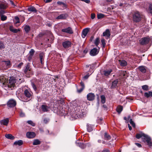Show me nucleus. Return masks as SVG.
<instances>
[{
  "instance_id": "f8f14e48",
  "label": "nucleus",
  "mask_w": 152,
  "mask_h": 152,
  "mask_svg": "<svg viewBox=\"0 0 152 152\" xmlns=\"http://www.w3.org/2000/svg\"><path fill=\"white\" fill-rule=\"evenodd\" d=\"M26 136L29 138H34L36 136L35 133L33 132H28L26 133Z\"/></svg>"
},
{
  "instance_id": "f257e3e1",
  "label": "nucleus",
  "mask_w": 152,
  "mask_h": 152,
  "mask_svg": "<svg viewBox=\"0 0 152 152\" xmlns=\"http://www.w3.org/2000/svg\"><path fill=\"white\" fill-rule=\"evenodd\" d=\"M73 108V110L69 113V115L73 119L82 118L85 115L86 110L83 107L77 104L76 106L75 105V107Z\"/></svg>"
},
{
  "instance_id": "052dcab7",
  "label": "nucleus",
  "mask_w": 152,
  "mask_h": 152,
  "mask_svg": "<svg viewBox=\"0 0 152 152\" xmlns=\"http://www.w3.org/2000/svg\"><path fill=\"white\" fill-rule=\"evenodd\" d=\"M88 72H93V69L92 67H90L89 70Z\"/></svg>"
},
{
  "instance_id": "5701e85b",
  "label": "nucleus",
  "mask_w": 152,
  "mask_h": 152,
  "mask_svg": "<svg viewBox=\"0 0 152 152\" xmlns=\"http://www.w3.org/2000/svg\"><path fill=\"white\" fill-rule=\"evenodd\" d=\"M80 85L81 87V88L80 89H78L77 90V92L79 93L81 92L85 88L84 84L82 81H81L80 83Z\"/></svg>"
},
{
  "instance_id": "e433bc0d",
  "label": "nucleus",
  "mask_w": 152,
  "mask_h": 152,
  "mask_svg": "<svg viewBox=\"0 0 152 152\" xmlns=\"http://www.w3.org/2000/svg\"><path fill=\"white\" fill-rule=\"evenodd\" d=\"M104 137L105 140H110L111 138L110 136L106 132H105L104 133Z\"/></svg>"
},
{
  "instance_id": "ea45409f",
  "label": "nucleus",
  "mask_w": 152,
  "mask_h": 152,
  "mask_svg": "<svg viewBox=\"0 0 152 152\" xmlns=\"http://www.w3.org/2000/svg\"><path fill=\"white\" fill-rule=\"evenodd\" d=\"M24 30L26 32L28 33L30 30V27L28 25H26L24 27Z\"/></svg>"
},
{
  "instance_id": "bf43d9fd",
  "label": "nucleus",
  "mask_w": 152,
  "mask_h": 152,
  "mask_svg": "<svg viewBox=\"0 0 152 152\" xmlns=\"http://www.w3.org/2000/svg\"><path fill=\"white\" fill-rule=\"evenodd\" d=\"M20 115L21 117H23L25 116V114L24 113L22 112H21L20 113Z\"/></svg>"
},
{
  "instance_id": "f03ea898",
  "label": "nucleus",
  "mask_w": 152,
  "mask_h": 152,
  "mask_svg": "<svg viewBox=\"0 0 152 152\" xmlns=\"http://www.w3.org/2000/svg\"><path fill=\"white\" fill-rule=\"evenodd\" d=\"M54 112L62 116L65 113V110L61 106H60L58 107H54Z\"/></svg>"
},
{
  "instance_id": "393cba45",
  "label": "nucleus",
  "mask_w": 152,
  "mask_h": 152,
  "mask_svg": "<svg viewBox=\"0 0 152 152\" xmlns=\"http://www.w3.org/2000/svg\"><path fill=\"white\" fill-rule=\"evenodd\" d=\"M10 29L11 31L15 33H16L18 32V31H20L19 29H18L15 28L12 26H10Z\"/></svg>"
},
{
  "instance_id": "2eb2a0df",
  "label": "nucleus",
  "mask_w": 152,
  "mask_h": 152,
  "mask_svg": "<svg viewBox=\"0 0 152 152\" xmlns=\"http://www.w3.org/2000/svg\"><path fill=\"white\" fill-rule=\"evenodd\" d=\"M98 51L97 49L96 48H94L91 50L90 54L91 56H95L98 54Z\"/></svg>"
},
{
  "instance_id": "c9c22d12",
  "label": "nucleus",
  "mask_w": 152,
  "mask_h": 152,
  "mask_svg": "<svg viewBox=\"0 0 152 152\" xmlns=\"http://www.w3.org/2000/svg\"><path fill=\"white\" fill-rule=\"evenodd\" d=\"M123 110V107L121 106H119L117 107L116 111L118 113H120Z\"/></svg>"
},
{
  "instance_id": "20e7f679",
  "label": "nucleus",
  "mask_w": 152,
  "mask_h": 152,
  "mask_svg": "<svg viewBox=\"0 0 152 152\" xmlns=\"http://www.w3.org/2000/svg\"><path fill=\"white\" fill-rule=\"evenodd\" d=\"M142 139L143 141L146 142L149 146H151L152 145V143L151 141V138L149 136L145 134L144 137H142Z\"/></svg>"
},
{
  "instance_id": "412c9836",
  "label": "nucleus",
  "mask_w": 152,
  "mask_h": 152,
  "mask_svg": "<svg viewBox=\"0 0 152 152\" xmlns=\"http://www.w3.org/2000/svg\"><path fill=\"white\" fill-rule=\"evenodd\" d=\"M9 83L12 85H13L16 82V80L15 78L11 77L9 80Z\"/></svg>"
},
{
  "instance_id": "6ab92c4d",
  "label": "nucleus",
  "mask_w": 152,
  "mask_h": 152,
  "mask_svg": "<svg viewBox=\"0 0 152 152\" xmlns=\"http://www.w3.org/2000/svg\"><path fill=\"white\" fill-rule=\"evenodd\" d=\"M103 34L104 36H105L107 38H109L110 35V31L108 29H106L105 31L103 33Z\"/></svg>"
},
{
  "instance_id": "473e14b6",
  "label": "nucleus",
  "mask_w": 152,
  "mask_h": 152,
  "mask_svg": "<svg viewBox=\"0 0 152 152\" xmlns=\"http://www.w3.org/2000/svg\"><path fill=\"white\" fill-rule=\"evenodd\" d=\"M44 54L43 53H40L39 54V58H40V62L41 64H43V61L44 60Z\"/></svg>"
},
{
  "instance_id": "b1692460",
  "label": "nucleus",
  "mask_w": 152,
  "mask_h": 152,
  "mask_svg": "<svg viewBox=\"0 0 152 152\" xmlns=\"http://www.w3.org/2000/svg\"><path fill=\"white\" fill-rule=\"evenodd\" d=\"M118 82V79H116L113 81L112 83L111 88H115L117 86Z\"/></svg>"
},
{
  "instance_id": "6e6552de",
  "label": "nucleus",
  "mask_w": 152,
  "mask_h": 152,
  "mask_svg": "<svg viewBox=\"0 0 152 152\" xmlns=\"http://www.w3.org/2000/svg\"><path fill=\"white\" fill-rule=\"evenodd\" d=\"M149 40L150 39L148 37H144L140 40V42L141 45H144L147 44Z\"/></svg>"
},
{
  "instance_id": "3c124183",
  "label": "nucleus",
  "mask_w": 152,
  "mask_h": 152,
  "mask_svg": "<svg viewBox=\"0 0 152 152\" xmlns=\"http://www.w3.org/2000/svg\"><path fill=\"white\" fill-rule=\"evenodd\" d=\"M104 15L102 14H99L97 15V18L98 19H100L104 17Z\"/></svg>"
},
{
  "instance_id": "69168bd1",
  "label": "nucleus",
  "mask_w": 152,
  "mask_h": 152,
  "mask_svg": "<svg viewBox=\"0 0 152 152\" xmlns=\"http://www.w3.org/2000/svg\"><path fill=\"white\" fill-rule=\"evenodd\" d=\"M23 63H20V64L18 65V67L19 68H20L21 66L23 65Z\"/></svg>"
},
{
  "instance_id": "774afa93",
  "label": "nucleus",
  "mask_w": 152,
  "mask_h": 152,
  "mask_svg": "<svg viewBox=\"0 0 152 152\" xmlns=\"http://www.w3.org/2000/svg\"><path fill=\"white\" fill-rule=\"evenodd\" d=\"M128 126L129 128V129L130 130H131L132 129V128L131 126H130V125L129 124H128Z\"/></svg>"
},
{
  "instance_id": "c756f323",
  "label": "nucleus",
  "mask_w": 152,
  "mask_h": 152,
  "mask_svg": "<svg viewBox=\"0 0 152 152\" xmlns=\"http://www.w3.org/2000/svg\"><path fill=\"white\" fill-rule=\"evenodd\" d=\"M119 62L120 65L122 66H124L127 65V62L124 60H119Z\"/></svg>"
},
{
  "instance_id": "49530a36",
  "label": "nucleus",
  "mask_w": 152,
  "mask_h": 152,
  "mask_svg": "<svg viewBox=\"0 0 152 152\" xmlns=\"http://www.w3.org/2000/svg\"><path fill=\"white\" fill-rule=\"evenodd\" d=\"M99 39L98 38H97L95 40L94 44L96 46H97L98 45L99 43Z\"/></svg>"
},
{
  "instance_id": "1a4fd4ad",
  "label": "nucleus",
  "mask_w": 152,
  "mask_h": 152,
  "mask_svg": "<svg viewBox=\"0 0 152 152\" xmlns=\"http://www.w3.org/2000/svg\"><path fill=\"white\" fill-rule=\"evenodd\" d=\"M24 95L28 98H30L31 97L32 93L30 90L26 89L24 91Z\"/></svg>"
},
{
  "instance_id": "2f4dec72",
  "label": "nucleus",
  "mask_w": 152,
  "mask_h": 152,
  "mask_svg": "<svg viewBox=\"0 0 152 152\" xmlns=\"http://www.w3.org/2000/svg\"><path fill=\"white\" fill-rule=\"evenodd\" d=\"M23 143V141L22 140H18L17 141H15L14 144L15 145H18L19 146H20L22 145Z\"/></svg>"
},
{
  "instance_id": "39448f33",
  "label": "nucleus",
  "mask_w": 152,
  "mask_h": 152,
  "mask_svg": "<svg viewBox=\"0 0 152 152\" xmlns=\"http://www.w3.org/2000/svg\"><path fill=\"white\" fill-rule=\"evenodd\" d=\"M7 7V5L6 3H1L0 4V16L2 15L5 13L4 10Z\"/></svg>"
},
{
  "instance_id": "338daca9",
  "label": "nucleus",
  "mask_w": 152,
  "mask_h": 152,
  "mask_svg": "<svg viewBox=\"0 0 152 152\" xmlns=\"http://www.w3.org/2000/svg\"><path fill=\"white\" fill-rule=\"evenodd\" d=\"M102 152H109V151L108 149H104L102 151Z\"/></svg>"
},
{
  "instance_id": "09e8293b",
  "label": "nucleus",
  "mask_w": 152,
  "mask_h": 152,
  "mask_svg": "<svg viewBox=\"0 0 152 152\" xmlns=\"http://www.w3.org/2000/svg\"><path fill=\"white\" fill-rule=\"evenodd\" d=\"M34 53V50L33 49H31V50L29 51V55H30L31 56H33Z\"/></svg>"
},
{
  "instance_id": "4c0bfd02",
  "label": "nucleus",
  "mask_w": 152,
  "mask_h": 152,
  "mask_svg": "<svg viewBox=\"0 0 152 152\" xmlns=\"http://www.w3.org/2000/svg\"><path fill=\"white\" fill-rule=\"evenodd\" d=\"M101 102L102 104H104L105 103L106 101L105 97L104 95H101Z\"/></svg>"
},
{
  "instance_id": "7c9ffc66",
  "label": "nucleus",
  "mask_w": 152,
  "mask_h": 152,
  "mask_svg": "<svg viewBox=\"0 0 152 152\" xmlns=\"http://www.w3.org/2000/svg\"><path fill=\"white\" fill-rule=\"evenodd\" d=\"M145 134L142 132L139 134H137L136 135V137L137 139H139L141 137H144L145 136Z\"/></svg>"
},
{
  "instance_id": "f3484780",
  "label": "nucleus",
  "mask_w": 152,
  "mask_h": 152,
  "mask_svg": "<svg viewBox=\"0 0 152 152\" xmlns=\"http://www.w3.org/2000/svg\"><path fill=\"white\" fill-rule=\"evenodd\" d=\"M89 31V29L88 28H86L84 29L82 33V36L83 38H84L86 36Z\"/></svg>"
},
{
  "instance_id": "864d4df0",
  "label": "nucleus",
  "mask_w": 152,
  "mask_h": 152,
  "mask_svg": "<svg viewBox=\"0 0 152 152\" xmlns=\"http://www.w3.org/2000/svg\"><path fill=\"white\" fill-rule=\"evenodd\" d=\"M1 15V20H2V21H4L7 19V16H6L5 15Z\"/></svg>"
},
{
  "instance_id": "13d9d810",
  "label": "nucleus",
  "mask_w": 152,
  "mask_h": 152,
  "mask_svg": "<svg viewBox=\"0 0 152 152\" xmlns=\"http://www.w3.org/2000/svg\"><path fill=\"white\" fill-rule=\"evenodd\" d=\"M5 47L4 45L3 42L0 41V48H3Z\"/></svg>"
},
{
  "instance_id": "e2e57ef3",
  "label": "nucleus",
  "mask_w": 152,
  "mask_h": 152,
  "mask_svg": "<svg viewBox=\"0 0 152 152\" xmlns=\"http://www.w3.org/2000/svg\"><path fill=\"white\" fill-rule=\"evenodd\" d=\"M95 14H91V18L92 19H94L95 17Z\"/></svg>"
},
{
  "instance_id": "a211bd4d",
  "label": "nucleus",
  "mask_w": 152,
  "mask_h": 152,
  "mask_svg": "<svg viewBox=\"0 0 152 152\" xmlns=\"http://www.w3.org/2000/svg\"><path fill=\"white\" fill-rule=\"evenodd\" d=\"M68 16V15L66 14H63L59 15L57 18V19H64Z\"/></svg>"
},
{
  "instance_id": "c03bdc74",
  "label": "nucleus",
  "mask_w": 152,
  "mask_h": 152,
  "mask_svg": "<svg viewBox=\"0 0 152 152\" xmlns=\"http://www.w3.org/2000/svg\"><path fill=\"white\" fill-rule=\"evenodd\" d=\"M142 88L143 90H145V91H147L148 89V86L147 85H145L143 86H142Z\"/></svg>"
},
{
  "instance_id": "c85d7f7f",
  "label": "nucleus",
  "mask_w": 152,
  "mask_h": 152,
  "mask_svg": "<svg viewBox=\"0 0 152 152\" xmlns=\"http://www.w3.org/2000/svg\"><path fill=\"white\" fill-rule=\"evenodd\" d=\"M144 96L147 98H148L150 96H152V92L149 91L148 92H145Z\"/></svg>"
},
{
  "instance_id": "ddd939ff",
  "label": "nucleus",
  "mask_w": 152,
  "mask_h": 152,
  "mask_svg": "<svg viewBox=\"0 0 152 152\" xmlns=\"http://www.w3.org/2000/svg\"><path fill=\"white\" fill-rule=\"evenodd\" d=\"M0 83L3 85H5L7 83V80L4 76H0Z\"/></svg>"
},
{
  "instance_id": "a878e982",
  "label": "nucleus",
  "mask_w": 152,
  "mask_h": 152,
  "mask_svg": "<svg viewBox=\"0 0 152 152\" xmlns=\"http://www.w3.org/2000/svg\"><path fill=\"white\" fill-rule=\"evenodd\" d=\"M28 11L31 12H37V10L36 8L33 6H31L28 7Z\"/></svg>"
},
{
  "instance_id": "680f3d73",
  "label": "nucleus",
  "mask_w": 152,
  "mask_h": 152,
  "mask_svg": "<svg viewBox=\"0 0 152 152\" xmlns=\"http://www.w3.org/2000/svg\"><path fill=\"white\" fill-rule=\"evenodd\" d=\"M135 144L139 147H141V145L140 143H135Z\"/></svg>"
},
{
  "instance_id": "cd10ccee",
  "label": "nucleus",
  "mask_w": 152,
  "mask_h": 152,
  "mask_svg": "<svg viewBox=\"0 0 152 152\" xmlns=\"http://www.w3.org/2000/svg\"><path fill=\"white\" fill-rule=\"evenodd\" d=\"M41 141L38 139H34L33 142V145H37L40 144L41 143Z\"/></svg>"
},
{
  "instance_id": "423d86ee",
  "label": "nucleus",
  "mask_w": 152,
  "mask_h": 152,
  "mask_svg": "<svg viewBox=\"0 0 152 152\" xmlns=\"http://www.w3.org/2000/svg\"><path fill=\"white\" fill-rule=\"evenodd\" d=\"M16 104V101L13 99H11L9 100L7 102V105L9 107H14Z\"/></svg>"
},
{
  "instance_id": "603ef678",
  "label": "nucleus",
  "mask_w": 152,
  "mask_h": 152,
  "mask_svg": "<svg viewBox=\"0 0 152 152\" xmlns=\"http://www.w3.org/2000/svg\"><path fill=\"white\" fill-rule=\"evenodd\" d=\"M130 123L132 125L133 127H135V125L132 119H130L129 121Z\"/></svg>"
},
{
  "instance_id": "8fccbe9b",
  "label": "nucleus",
  "mask_w": 152,
  "mask_h": 152,
  "mask_svg": "<svg viewBox=\"0 0 152 152\" xmlns=\"http://www.w3.org/2000/svg\"><path fill=\"white\" fill-rule=\"evenodd\" d=\"M31 85L34 90L36 91L37 90V87L36 85L32 82H31Z\"/></svg>"
},
{
  "instance_id": "4be33fe9",
  "label": "nucleus",
  "mask_w": 152,
  "mask_h": 152,
  "mask_svg": "<svg viewBox=\"0 0 152 152\" xmlns=\"http://www.w3.org/2000/svg\"><path fill=\"white\" fill-rule=\"evenodd\" d=\"M76 143L77 146L82 149L84 148L86 146V145L84 144L83 143L77 142H76Z\"/></svg>"
},
{
  "instance_id": "f704fd0d",
  "label": "nucleus",
  "mask_w": 152,
  "mask_h": 152,
  "mask_svg": "<svg viewBox=\"0 0 152 152\" xmlns=\"http://www.w3.org/2000/svg\"><path fill=\"white\" fill-rule=\"evenodd\" d=\"M112 72L111 69H110L108 70H105L104 71V74L105 76H108Z\"/></svg>"
},
{
  "instance_id": "4d7b16f0",
  "label": "nucleus",
  "mask_w": 152,
  "mask_h": 152,
  "mask_svg": "<svg viewBox=\"0 0 152 152\" xmlns=\"http://www.w3.org/2000/svg\"><path fill=\"white\" fill-rule=\"evenodd\" d=\"M148 10L150 13L152 14V5L151 4L150 5Z\"/></svg>"
},
{
  "instance_id": "9d476101",
  "label": "nucleus",
  "mask_w": 152,
  "mask_h": 152,
  "mask_svg": "<svg viewBox=\"0 0 152 152\" xmlns=\"http://www.w3.org/2000/svg\"><path fill=\"white\" fill-rule=\"evenodd\" d=\"M71 44V42L70 41L67 40L63 42L62 44L64 48H66L70 46Z\"/></svg>"
},
{
  "instance_id": "5fc2aeb1",
  "label": "nucleus",
  "mask_w": 152,
  "mask_h": 152,
  "mask_svg": "<svg viewBox=\"0 0 152 152\" xmlns=\"http://www.w3.org/2000/svg\"><path fill=\"white\" fill-rule=\"evenodd\" d=\"M101 41L102 43V44L103 47H104L105 46V45H106V43H105V39H102L101 40Z\"/></svg>"
},
{
  "instance_id": "a18cd8bd",
  "label": "nucleus",
  "mask_w": 152,
  "mask_h": 152,
  "mask_svg": "<svg viewBox=\"0 0 152 152\" xmlns=\"http://www.w3.org/2000/svg\"><path fill=\"white\" fill-rule=\"evenodd\" d=\"M57 4L59 5H62L64 7L66 6V4L64 3L61 1H58L57 2Z\"/></svg>"
},
{
  "instance_id": "0e129e2a",
  "label": "nucleus",
  "mask_w": 152,
  "mask_h": 152,
  "mask_svg": "<svg viewBox=\"0 0 152 152\" xmlns=\"http://www.w3.org/2000/svg\"><path fill=\"white\" fill-rule=\"evenodd\" d=\"M84 2L86 3L89 4L90 3V1L89 0H85Z\"/></svg>"
},
{
  "instance_id": "4468645a",
  "label": "nucleus",
  "mask_w": 152,
  "mask_h": 152,
  "mask_svg": "<svg viewBox=\"0 0 152 152\" xmlns=\"http://www.w3.org/2000/svg\"><path fill=\"white\" fill-rule=\"evenodd\" d=\"M9 122L8 118H7L1 120L0 123L1 125L7 126Z\"/></svg>"
},
{
  "instance_id": "6e6d98bb",
  "label": "nucleus",
  "mask_w": 152,
  "mask_h": 152,
  "mask_svg": "<svg viewBox=\"0 0 152 152\" xmlns=\"http://www.w3.org/2000/svg\"><path fill=\"white\" fill-rule=\"evenodd\" d=\"M49 119L48 118H45L44 119V122L45 124H47L49 121Z\"/></svg>"
},
{
  "instance_id": "0eeeda50",
  "label": "nucleus",
  "mask_w": 152,
  "mask_h": 152,
  "mask_svg": "<svg viewBox=\"0 0 152 152\" xmlns=\"http://www.w3.org/2000/svg\"><path fill=\"white\" fill-rule=\"evenodd\" d=\"M61 31L63 32L69 34H72L73 33L72 28L69 27L67 28L62 29Z\"/></svg>"
},
{
  "instance_id": "de8ad7c7",
  "label": "nucleus",
  "mask_w": 152,
  "mask_h": 152,
  "mask_svg": "<svg viewBox=\"0 0 152 152\" xmlns=\"http://www.w3.org/2000/svg\"><path fill=\"white\" fill-rule=\"evenodd\" d=\"M90 75L91 74H89V73H88L87 75L83 77V79L84 80H86L87 79Z\"/></svg>"
},
{
  "instance_id": "79ce46f5",
  "label": "nucleus",
  "mask_w": 152,
  "mask_h": 152,
  "mask_svg": "<svg viewBox=\"0 0 152 152\" xmlns=\"http://www.w3.org/2000/svg\"><path fill=\"white\" fill-rule=\"evenodd\" d=\"M27 123L31 125L32 126H34L35 125V124L32 121L29 120L27 121Z\"/></svg>"
},
{
  "instance_id": "58836bf2",
  "label": "nucleus",
  "mask_w": 152,
  "mask_h": 152,
  "mask_svg": "<svg viewBox=\"0 0 152 152\" xmlns=\"http://www.w3.org/2000/svg\"><path fill=\"white\" fill-rule=\"evenodd\" d=\"M30 69L29 66L28 65H26L25 67V68L24 70V72L25 73H26L28 71H30Z\"/></svg>"
},
{
  "instance_id": "7ed1b4c3",
  "label": "nucleus",
  "mask_w": 152,
  "mask_h": 152,
  "mask_svg": "<svg viewBox=\"0 0 152 152\" xmlns=\"http://www.w3.org/2000/svg\"><path fill=\"white\" fill-rule=\"evenodd\" d=\"M142 15L138 12H135L133 15V20L136 23L140 22L141 20Z\"/></svg>"
},
{
  "instance_id": "37998d69",
  "label": "nucleus",
  "mask_w": 152,
  "mask_h": 152,
  "mask_svg": "<svg viewBox=\"0 0 152 152\" xmlns=\"http://www.w3.org/2000/svg\"><path fill=\"white\" fill-rule=\"evenodd\" d=\"M3 62L4 64L6 65L7 66H9L10 64V61H4Z\"/></svg>"
},
{
  "instance_id": "bb28decb",
  "label": "nucleus",
  "mask_w": 152,
  "mask_h": 152,
  "mask_svg": "<svg viewBox=\"0 0 152 152\" xmlns=\"http://www.w3.org/2000/svg\"><path fill=\"white\" fill-rule=\"evenodd\" d=\"M138 68L140 71L142 73H144L146 72V70L145 67L143 66H140Z\"/></svg>"
},
{
  "instance_id": "dca6fc26",
  "label": "nucleus",
  "mask_w": 152,
  "mask_h": 152,
  "mask_svg": "<svg viewBox=\"0 0 152 152\" xmlns=\"http://www.w3.org/2000/svg\"><path fill=\"white\" fill-rule=\"evenodd\" d=\"M41 109L43 112H48L49 111L50 107L47 105H42L41 106Z\"/></svg>"
},
{
  "instance_id": "9b49d317",
  "label": "nucleus",
  "mask_w": 152,
  "mask_h": 152,
  "mask_svg": "<svg viewBox=\"0 0 152 152\" xmlns=\"http://www.w3.org/2000/svg\"><path fill=\"white\" fill-rule=\"evenodd\" d=\"M95 96L94 93H89L87 96V99L90 101H93L94 99Z\"/></svg>"
},
{
  "instance_id": "72a5a7b5",
  "label": "nucleus",
  "mask_w": 152,
  "mask_h": 152,
  "mask_svg": "<svg viewBox=\"0 0 152 152\" xmlns=\"http://www.w3.org/2000/svg\"><path fill=\"white\" fill-rule=\"evenodd\" d=\"M5 137L6 138L8 139H10L11 140H14L15 138L13 136L12 134H6L5 135Z\"/></svg>"
},
{
  "instance_id": "a19ab883",
  "label": "nucleus",
  "mask_w": 152,
  "mask_h": 152,
  "mask_svg": "<svg viewBox=\"0 0 152 152\" xmlns=\"http://www.w3.org/2000/svg\"><path fill=\"white\" fill-rule=\"evenodd\" d=\"M14 22L15 23H19V19L18 16H16L15 17V18L14 20Z\"/></svg>"
},
{
  "instance_id": "aec40b11",
  "label": "nucleus",
  "mask_w": 152,
  "mask_h": 152,
  "mask_svg": "<svg viewBox=\"0 0 152 152\" xmlns=\"http://www.w3.org/2000/svg\"><path fill=\"white\" fill-rule=\"evenodd\" d=\"M94 126L93 125L88 124L87 125V129L88 132H91L93 130Z\"/></svg>"
}]
</instances>
